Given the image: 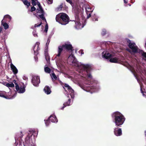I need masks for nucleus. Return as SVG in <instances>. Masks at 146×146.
Here are the masks:
<instances>
[{"label": "nucleus", "mask_w": 146, "mask_h": 146, "mask_svg": "<svg viewBox=\"0 0 146 146\" xmlns=\"http://www.w3.org/2000/svg\"><path fill=\"white\" fill-rule=\"evenodd\" d=\"M5 95H6V92L5 91L0 92V97L5 98Z\"/></svg>", "instance_id": "cd10ccee"}, {"label": "nucleus", "mask_w": 146, "mask_h": 146, "mask_svg": "<svg viewBox=\"0 0 146 146\" xmlns=\"http://www.w3.org/2000/svg\"><path fill=\"white\" fill-rule=\"evenodd\" d=\"M112 117L114 119V122L115 125L119 127L121 126L125 119L124 115L118 111H116L113 113Z\"/></svg>", "instance_id": "f03ea898"}, {"label": "nucleus", "mask_w": 146, "mask_h": 146, "mask_svg": "<svg viewBox=\"0 0 146 146\" xmlns=\"http://www.w3.org/2000/svg\"><path fill=\"white\" fill-rule=\"evenodd\" d=\"M124 2L125 3H127V1H126V0H123Z\"/></svg>", "instance_id": "3c124183"}, {"label": "nucleus", "mask_w": 146, "mask_h": 146, "mask_svg": "<svg viewBox=\"0 0 146 146\" xmlns=\"http://www.w3.org/2000/svg\"><path fill=\"white\" fill-rule=\"evenodd\" d=\"M130 70L131 72L133 73L135 77H136V78L137 79L138 82H139L138 79H137V77L136 76V75L135 74V73H136V72H137V71L136 69L135 68L133 67H131Z\"/></svg>", "instance_id": "aec40b11"}, {"label": "nucleus", "mask_w": 146, "mask_h": 146, "mask_svg": "<svg viewBox=\"0 0 146 146\" xmlns=\"http://www.w3.org/2000/svg\"><path fill=\"white\" fill-rule=\"evenodd\" d=\"M86 10L87 14H88V12H92L93 11V9H92L89 6L86 7Z\"/></svg>", "instance_id": "b1692460"}, {"label": "nucleus", "mask_w": 146, "mask_h": 146, "mask_svg": "<svg viewBox=\"0 0 146 146\" xmlns=\"http://www.w3.org/2000/svg\"><path fill=\"white\" fill-rule=\"evenodd\" d=\"M36 8L35 7H31V11L32 12L33 11H35L36 10Z\"/></svg>", "instance_id": "c9c22d12"}, {"label": "nucleus", "mask_w": 146, "mask_h": 146, "mask_svg": "<svg viewBox=\"0 0 146 146\" xmlns=\"http://www.w3.org/2000/svg\"><path fill=\"white\" fill-rule=\"evenodd\" d=\"M40 82V77L38 76L35 75L33 76L32 82L34 86H37Z\"/></svg>", "instance_id": "6e6552de"}, {"label": "nucleus", "mask_w": 146, "mask_h": 146, "mask_svg": "<svg viewBox=\"0 0 146 146\" xmlns=\"http://www.w3.org/2000/svg\"><path fill=\"white\" fill-rule=\"evenodd\" d=\"M33 36L35 37H38V36L37 33H36V31L35 30H34L33 32Z\"/></svg>", "instance_id": "72a5a7b5"}, {"label": "nucleus", "mask_w": 146, "mask_h": 146, "mask_svg": "<svg viewBox=\"0 0 146 146\" xmlns=\"http://www.w3.org/2000/svg\"><path fill=\"white\" fill-rule=\"evenodd\" d=\"M110 61L111 62L115 63L119 62V60L116 57L111 58L110 59Z\"/></svg>", "instance_id": "6ab92c4d"}, {"label": "nucleus", "mask_w": 146, "mask_h": 146, "mask_svg": "<svg viewBox=\"0 0 146 146\" xmlns=\"http://www.w3.org/2000/svg\"><path fill=\"white\" fill-rule=\"evenodd\" d=\"M62 60L60 59L56 60V64L57 65H60L61 64H62Z\"/></svg>", "instance_id": "7c9ffc66"}, {"label": "nucleus", "mask_w": 146, "mask_h": 146, "mask_svg": "<svg viewBox=\"0 0 146 146\" xmlns=\"http://www.w3.org/2000/svg\"><path fill=\"white\" fill-rule=\"evenodd\" d=\"M23 2L24 4L26 5L27 6V8H28L29 6L30 5V3L27 0H23Z\"/></svg>", "instance_id": "a878e982"}, {"label": "nucleus", "mask_w": 146, "mask_h": 146, "mask_svg": "<svg viewBox=\"0 0 146 146\" xmlns=\"http://www.w3.org/2000/svg\"><path fill=\"white\" fill-rule=\"evenodd\" d=\"M141 86V93L143 95V96H144V92L143 91L142 89V87H141V86Z\"/></svg>", "instance_id": "a19ab883"}, {"label": "nucleus", "mask_w": 146, "mask_h": 146, "mask_svg": "<svg viewBox=\"0 0 146 146\" xmlns=\"http://www.w3.org/2000/svg\"><path fill=\"white\" fill-rule=\"evenodd\" d=\"M50 42V39L49 38H48V39L47 42L49 43Z\"/></svg>", "instance_id": "09e8293b"}, {"label": "nucleus", "mask_w": 146, "mask_h": 146, "mask_svg": "<svg viewBox=\"0 0 146 146\" xmlns=\"http://www.w3.org/2000/svg\"><path fill=\"white\" fill-rule=\"evenodd\" d=\"M102 54L103 58H104L106 59L110 58L111 56L110 54L108 53L107 52H103L102 53Z\"/></svg>", "instance_id": "ddd939ff"}, {"label": "nucleus", "mask_w": 146, "mask_h": 146, "mask_svg": "<svg viewBox=\"0 0 146 146\" xmlns=\"http://www.w3.org/2000/svg\"><path fill=\"white\" fill-rule=\"evenodd\" d=\"M1 82H0V83L1 84Z\"/></svg>", "instance_id": "bf43d9fd"}, {"label": "nucleus", "mask_w": 146, "mask_h": 146, "mask_svg": "<svg viewBox=\"0 0 146 146\" xmlns=\"http://www.w3.org/2000/svg\"><path fill=\"white\" fill-rule=\"evenodd\" d=\"M46 65H45L44 70L45 72L47 73H50V72L51 70Z\"/></svg>", "instance_id": "5701e85b"}, {"label": "nucleus", "mask_w": 146, "mask_h": 146, "mask_svg": "<svg viewBox=\"0 0 146 146\" xmlns=\"http://www.w3.org/2000/svg\"><path fill=\"white\" fill-rule=\"evenodd\" d=\"M61 9V7L60 8V9Z\"/></svg>", "instance_id": "680f3d73"}, {"label": "nucleus", "mask_w": 146, "mask_h": 146, "mask_svg": "<svg viewBox=\"0 0 146 146\" xmlns=\"http://www.w3.org/2000/svg\"><path fill=\"white\" fill-rule=\"evenodd\" d=\"M25 86L24 84L22 85H19L18 86H17L16 89L17 92L19 93H23L25 92Z\"/></svg>", "instance_id": "9d476101"}, {"label": "nucleus", "mask_w": 146, "mask_h": 146, "mask_svg": "<svg viewBox=\"0 0 146 146\" xmlns=\"http://www.w3.org/2000/svg\"><path fill=\"white\" fill-rule=\"evenodd\" d=\"M41 24H42L41 22H40V23L38 24H36L34 26H32L31 27V28L33 29H34V28H36V27H40L41 25Z\"/></svg>", "instance_id": "c756f323"}, {"label": "nucleus", "mask_w": 146, "mask_h": 146, "mask_svg": "<svg viewBox=\"0 0 146 146\" xmlns=\"http://www.w3.org/2000/svg\"><path fill=\"white\" fill-rule=\"evenodd\" d=\"M145 47H146V42H145Z\"/></svg>", "instance_id": "13d9d810"}, {"label": "nucleus", "mask_w": 146, "mask_h": 146, "mask_svg": "<svg viewBox=\"0 0 146 146\" xmlns=\"http://www.w3.org/2000/svg\"><path fill=\"white\" fill-rule=\"evenodd\" d=\"M142 55L143 57L146 58V53L145 52H143L142 53Z\"/></svg>", "instance_id": "ea45409f"}, {"label": "nucleus", "mask_w": 146, "mask_h": 146, "mask_svg": "<svg viewBox=\"0 0 146 146\" xmlns=\"http://www.w3.org/2000/svg\"><path fill=\"white\" fill-rule=\"evenodd\" d=\"M23 79L24 80H26L27 79V78L25 76H23Z\"/></svg>", "instance_id": "de8ad7c7"}, {"label": "nucleus", "mask_w": 146, "mask_h": 146, "mask_svg": "<svg viewBox=\"0 0 146 146\" xmlns=\"http://www.w3.org/2000/svg\"><path fill=\"white\" fill-rule=\"evenodd\" d=\"M126 40L129 43L128 46L129 47L131 50L129 49H127V51L130 52L132 54L138 52H139V50L135 43L131 42V41L128 39H126Z\"/></svg>", "instance_id": "20e7f679"}, {"label": "nucleus", "mask_w": 146, "mask_h": 146, "mask_svg": "<svg viewBox=\"0 0 146 146\" xmlns=\"http://www.w3.org/2000/svg\"><path fill=\"white\" fill-rule=\"evenodd\" d=\"M79 52L80 54H81V55L83 54H84V52L82 50H80L79 51Z\"/></svg>", "instance_id": "e433bc0d"}, {"label": "nucleus", "mask_w": 146, "mask_h": 146, "mask_svg": "<svg viewBox=\"0 0 146 146\" xmlns=\"http://www.w3.org/2000/svg\"><path fill=\"white\" fill-rule=\"evenodd\" d=\"M114 134L116 136H120L122 134V130L121 128H115L114 130Z\"/></svg>", "instance_id": "f8f14e48"}, {"label": "nucleus", "mask_w": 146, "mask_h": 146, "mask_svg": "<svg viewBox=\"0 0 146 146\" xmlns=\"http://www.w3.org/2000/svg\"><path fill=\"white\" fill-rule=\"evenodd\" d=\"M11 19V17L9 15H5L3 20L6 22H9Z\"/></svg>", "instance_id": "a211bd4d"}, {"label": "nucleus", "mask_w": 146, "mask_h": 146, "mask_svg": "<svg viewBox=\"0 0 146 146\" xmlns=\"http://www.w3.org/2000/svg\"><path fill=\"white\" fill-rule=\"evenodd\" d=\"M56 20L57 22L62 25H66L69 22V18L68 15L64 13H60L56 15Z\"/></svg>", "instance_id": "7ed1b4c3"}, {"label": "nucleus", "mask_w": 146, "mask_h": 146, "mask_svg": "<svg viewBox=\"0 0 146 146\" xmlns=\"http://www.w3.org/2000/svg\"><path fill=\"white\" fill-rule=\"evenodd\" d=\"M33 146H35V145H33Z\"/></svg>", "instance_id": "052dcab7"}, {"label": "nucleus", "mask_w": 146, "mask_h": 146, "mask_svg": "<svg viewBox=\"0 0 146 146\" xmlns=\"http://www.w3.org/2000/svg\"><path fill=\"white\" fill-rule=\"evenodd\" d=\"M72 48V45L69 44H65L62 45H60L58 46V53L56 56V58L59 57L63 50L64 49L68 50H71Z\"/></svg>", "instance_id": "423d86ee"}, {"label": "nucleus", "mask_w": 146, "mask_h": 146, "mask_svg": "<svg viewBox=\"0 0 146 146\" xmlns=\"http://www.w3.org/2000/svg\"><path fill=\"white\" fill-rule=\"evenodd\" d=\"M46 23V24L45 25L44 31L46 33L48 31V25L47 24V23Z\"/></svg>", "instance_id": "f704fd0d"}, {"label": "nucleus", "mask_w": 146, "mask_h": 146, "mask_svg": "<svg viewBox=\"0 0 146 146\" xmlns=\"http://www.w3.org/2000/svg\"><path fill=\"white\" fill-rule=\"evenodd\" d=\"M145 135L146 136V131L145 132Z\"/></svg>", "instance_id": "4d7b16f0"}, {"label": "nucleus", "mask_w": 146, "mask_h": 146, "mask_svg": "<svg viewBox=\"0 0 146 146\" xmlns=\"http://www.w3.org/2000/svg\"><path fill=\"white\" fill-rule=\"evenodd\" d=\"M1 84H2L3 85L6 86L7 83V82H4L3 81H2V82H1Z\"/></svg>", "instance_id": "37998d69"}, {"label": "nucleus", "mask_w": 146, "mask_h": 146, "mask_svg": "<svg viewBox=\"0 0 146 146\" xmlns=\"http://www.w3.org/2000/svg\"><path fill=\"white\" fill-rule=\"evenodd\" d=\"M6 21H4V20H2L1 21V24L4 27L5 29H7L9 28V26L6 23Z\"/></svg>", "instance_id": "412c9836"}, {"label": "nucleus", "mask_w": 146, "mask_h": 146, "mask_svg": "<svg viewBox=\"0 0 146 146\" xmlns=\"http://www.w3.org/2000/svg\"><path fill=\"white\" fill-rule=\"evenodd\" d=\"M40 43L38 42H36L35 44V45L34 46L33 49L34 51V54L36 55L38 54V51L39 50V48L38 46L40 44Z\"/></svg>", "instance_id": "9b49d317"}, {"label": "nucleus", "mask_w": 146, "mask_h": 146, "mask_svg": "<svg viewBox=\"0 0 146 146\" xmlns=\"http://www.w3.org/2000/svg\"><path fill=\"white\" fill-rule=\"evenodd\" d=\"M49 43H48L47 42H46V48H48V45L49 44Z\"/></svg>", "instance_id": "49530a36"}, {"label": "nucleus", "mask_w": 146, "mask_h": 146, "mask_svg": "<svg viewBox=\"0 0 146 146\" xmlns=\"http://www.w3.org/2000/svg\"><path fill=\"white\" fill-rule=\"evenodd\" d=\"M50 75L52 80H57V77L54 73H52V74H50Z\"/></svg>", "instance_id": "393cba45"}, {"label": "nucleus", "mask_w": 146, "mask_h": 146, "mask_svg": "<svg viewBox=\"0 0 146 146\" xmlns=\"http://www.w3.org/2000/svg\"><path fill=\"white\" fill-rule=\"evenodd\" d=\"M68 63L73 65L76 68L77 71L83 75H78L76 76L78 78H81L85 82L90 80V82H85L84 84L81 85L78 82L79 86L84 90L87 92L91 91L96 92L99 89V86L98 84V82L92 78L90 71L91 68L88 64H83L81 62H78L74 55L71 54L67 59ZM92 92H91V93Z\"/></svg>", "instance_id": "f257e3e1"}, {"label": "nucleus", "mask_w": 146, "mask_h": 146, "mask_svg": "<svg viewBox=\"0 0 146 146\" xmlns=\"http://www.w3.org/2000/svg\"><path fill=\"white\" fill-rule=\"evenodd\" d=\"M73 80V81L74 83H76V82H75V81L74 80V79H73V80Z\"/></svg>", "instance_id": "864d4df0"}, {"label": "nucleus", "mask_w": 146, "mask_h": 146, "mask_svg": "<svg viewBox=\"0 0 146 146\" xmlns=\"http://www.w3.org/2000/svg\"><path fill=\"white\" fill-rule=\"evenodd\" d=\"M13 82L15 83V87L16 88V86L17 85V86H18L19 85L17 84V83H16V80H14L13 81Z\"/></svg>", "instance_id": "c03bdc74"}, {"label": "nucleus", "mask_w": 146, "mask_h": 146, "mask_svg": "<svg viewBox=\"0 0 146 146\" xmlns=\"http://www.w3.org/2000/svg\"><path fill=\"white\" fill-rule=\"evenodd\" d=\"M89 12H88V14H87V18H89V17H90L91 16V13L92 12H91L90 13H89L88 14V13Z\"/></svg>", "instance_id": "79ce46f5"}, {"label": "nucleus", "mask_w": 146, "mask_h": 146, "mask_svg": "<svg viewBox=\"0 0 146 146\" xmlns=\"http://www.w3.org/2000/svg\"><path fill=\"white\" fill-rule=\"evenodd\" d=\"M17 93L16 92H15V93L14 94V95H13V96H12L10 98H13L15 97L17 95Z\"/></svg>", "instance_id": "58836bf2"}, {"label": "nucleus", "mask_w": 146, "mask_h": 146, "mask_svg": "<svg viewBox=\"0 0 146 146\" xmlns=\"http://www.w3.org/2000/svg\"><path fill=\"white\" fill-rule=\"evenodd\" d=\"M38 8H37L36 10V13H34L36 17L37 18L40 17L43 21L46 23V19L44 17V13L43 10L40 5V3H38Z\"/></svg>", "instance_id": "39448f33"}, {"label": "nucleus", "mask_w": 146, "mask_h": 146, "mask_svg": "<svg viewBox=\"0 0 146 146\" xmlns=\"http://www.w3.org/2000/svg\"><path fill=\"white\" fill-rule=\"evenodd\" d=\"M6 86L8 87L10 89V88H13L14 87V85L12 83H7Z\"/></svg>", "instance_id": "bb28decb"}, {"label": "nucleus", "mask_w": 146, "mask_h": 146, "mask_svg": "<svg viewBox=\"0 0 146 146\" xmlns=\"http://www.w3.org/2000/svg\"><path fill=\"white\" fill-rule=\"evenodd\" d=\"M66 1L69 3H72V0H66Z\"/></svg>", "instance_id": "a18cd8bd"}, {"label": "nucleus", "mask_w": 146, "mask_h": 146, "mask_svg": "<svg viewBox=\"0 0 146 146\" xmlns=\"http://www.w3.org/2000/svg\"><path fill=\"white\" fill-rule=\"evenodd\" d=\"M98 19L97 18L95 20V21H98Z\"/></svg>", "instance_id": "6e6d98bb"}, {"label": "nucleus", "mask_w": 146, "mask_h": 146, "mask_svg": "<svg viewBox=\"0 0 146 146\" xmlns=\"http://www.w3.org/2000/svg\"><path fill=\"white\" fill-rule=\"evenodd\" d=\"M70 100L69 99L68 101L66 103H64L63 104V106L60 108V109L62 110H63L64 108L66 106H69L70 105Z\"/></svg>", "instance_id": "4be33fe9"}, {"label": "nucleus", "mask_w": 146, "mask_h": 146, "mask_svg": "<svg viewBox=\"0 0 146 146\" xmlns=\"http://www.w3.org/2000/svg\"><path fill=\"white\" fill-rule=\"evenodd\" d=\"M11 67L14 74H16L18 73V70L16 67L12 63L11 64Z\"/></svg>", "instance_id": "f3484780"}, {"label": "nucleus", "mask_w": 146, "mask_h": 146, "mask_svg": "<svg viewBox=\"0 0 146 146\" xmlns=\"http://www.w3.org/2000/svg\"><path fill=\"white\" fill-rule=\"evenodd\" d=\"M11 92H9L8 93V95H9V96H10V95H11Z\"/></svg>", "instance_id": "8fccbe9b"}, {"label": "nucleus", "mask_w": 146, "mask_h": 146, "mask_svg": "<svg viewBox=\"0 0 146 146\" xmlns=\"http://www.w3.org/2000/svg\"><path fill=\"white\" fill-rule=\"evenodd\" d=\"M35 60H36L37 59V56H35Z\"/></svg>", "instance_id": "603ef678"}, {"label": "nucleus", "mask_w": 146, "mask_h": 146, "mask_svg": "<svg viewBox=\"0 0 146 146\" xmlns=\"http://www.w3.org/2000/svg\"><path fill=\"white\" fill-rule=\"evenodd\" d=\"M2 29L0 27V33H1V31Z\"/></svg>", "instance_id": "5fc2aeb1"}, {"label": "nucleus", "mask_w": 146, "mask_h": 146, "mask_svg": "<svg viewBox=\"0 0 146 146\" xmlns=\"http://www.w3.org/2000/svg\"><path fill=\"white\" fill-rule=\"evenodd\" d=\"M31 1L32 4L34 6L36 5V4L38 5V3H39L38 1L37 0H31Z\"/></svg>", "instance_id": "c85d7f7f"}, {"label": "nucleus", "mask_w": 146, "mask_h": 146, "mask_svg": "<svg viewBox=\"0 0 146 146\" xmlns=\"http://www.w3.org/2000/svg\"><path fill=\"white\" fill-rule=\"evenodd\" d=\"M106 31L105 29H103L102 30L101 32V34L103 36L104 35L106 34Z\"/></svg>", "instance_id": "473e14b6"}, {"label": "nucleus", "mask_w": 146, "mask_h": 146, "mask_svg": "<svg viewBox=\"0 0 146 146\" xmlns=\"http://www.w3.org/2000/svg\"><path fill=\"white\" fill-rule=\"evenodd\" d=\"M44 121L45 123V124L46 126H48L49 125L50 123V120L49 119V118L48 119V120H44Z\"/></svg>", "instance_id": "2f4dec72"}, {"label": "nucleus", "mask_w": 146, "mask_h": 146, "mask_svg": "<svg viewBox=\"0 0 146 146\" xmlns=\"http://www.w3.org/2000/svg\"><path fill=\"white\" fill-rule=\"evenodd\" d=\"M49 119L51 122L53 123L57 122L58 120L56 116L54 115H52L49 117Z\"/></svg>", "instance_id": "4468645a"}, {"label": "nucleus", "mask_w": 146, "mask_h": 146, "mask_svg": "<svg viewBox=\"0 0 146 146\" xmlns=\"http://www.w3.org/2000/svg\"><path fill=\"white\" fill-rule=\"evenodd\" d=\"M66 90H67L69 93V95L70 96L71 98H73L74 97V90L67 84H65L64 87Z\"/></svg>", "instance_id": "1a4fd4ad"}, {"label": "nucleus", "mask_w": 146, "mask_h": 146, "mask_svg": "<svg viewBox=\"0 0 146 146\" xmlns=\"http://www.w3.org/2000/svg\"><path fill=\"white\" fill-rule=\"evenodd\" d=\"M44 90L45 93L47 94H49L51 92L50 88L48 86H45L44 88Z\"/></svg>", "instance_id": "dca6fc26"}, {"label": "nucleus", "mask_w": 146, "mask_h": 146, "mask_svg": "<svg viewBox=\"0 0 146 146\" xmlns=\"http://www.w3.org/2000/svg\"><path fill=\"white\" fill-rule=\"evenodd\" d=\"M47 1L48 3L49 4H52V0H47Z\"/></svg>", "instance_id": "4c0bfd02"}, {"label": "nucleus", "mask_w": 146, "mask_h": 146, "mask_svg": "<svg viewBox=\"0 0 146 146\" xmlns=\"http://www.w3.org/2000/svg\"><path fill=\"white\" fill-rule=\"evenodd\" d=\"M75 28L78 29L83 28L84 26V25L83 24L84 21L83 20L82 22L81 21L78 16L76 15L75 16Z\"/></svg>", "instance_id": "0eeeda50"}, {"label": "nucleus", "mask_w": 146, "mask_h": 146, "mask_svg": "<svg viewBox=\"0 0 146 146\" xmlns=\"http://www.w3.org/2000/svg\"><path fill=\"white\" fill-rule=\"evenodd\" d=\"M48 48L45 47V49L44 52L45 59L46 60L47 62L48 63V62L50 61V58L48 53Z\"/></svg>", "instance_id": "2eb2a0df"}]
</instances>
